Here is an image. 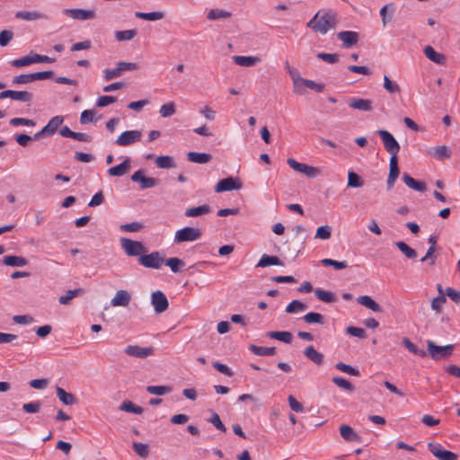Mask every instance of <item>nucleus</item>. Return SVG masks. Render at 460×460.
I'll use <instances>...</instances> for the list:
<instances>
[{
	"label": "nucleus",
	"mask_w": 460,
	"mask_h": 460,
	"mask_svg": "<svg viewBox=\"0 0 460 460\" xmlns=\"http://www.w3.org/2000/svg\"><path fill=\"white\" fill-rule=\"evenodd\" d=\"M337 13L333 10L318 11L306 23V26L323 35L334 29L337 25Z\"/></svg>",
	"instance_id": "f257e3e1"
},
{
	"label": "nucleus",
	"mask_w": 460,
	"mask_h": 460,
	"mask_svg": "<svg viewBox=\"0 0 460 460\" xmlns=\"http://www.w3.org/2000/svg\"><path fill=\"white\" fill-rule=\"evenodd\" d=\"M455 345L449 344L446 346L436 345L434 341H427V356H429L434 360H439L452 355Z\"/></svg>",
	"instance_id": "f03ea898"
},
{
	"label": "nucleus",
	"mask_w": 460,
	"mask_h": 460,
	"mask_svg": "<svg viewBox=\"0 0 460 460\" xmlns=\"http://www.w3.org/2000/svg\"><path fill=\"white\" fill-rule=\"evenodd\" d=\"M201 235V231L199 228L196 227H183L180 230H177L174 234L173 243H183L189 242H194L198 240Z\"/></svg>",
	"instance_id": "7ed1b4c3"
},
{
	"label": "nucleus",
	"mask_w": 460,
	"mask_h": 460,
	"mask_svg": "<svg viewBox=\"0 0 460 460\" xmlns=\"http://www.w3.org/2000/svg\"><path fill=\"white\" fill-rule=\"evenodd\" d=\"M377 134L383 142L385 149L391 155V157H398L397 155L400 151V145L394 137L385 129H379Z\"/></svg>",
	"instance_id": "20e7f679"
},
{
	"label": "nucleus",
	"mask_w": 460,
	"mask_h": 460,
	"mask_svg": "<svg viewBox=\"0 0 460 460\" xmlns=\"http://www.w3.org/2000/svg\"><path fill=\"white\" fill-rule=\"evenodd\" d=\"M120 245L128 256H141L146 252L145 245L139 241H133L128 238H121Z\"/></svg>",
	"instance_id": "39448f33"
},
{
	"label": "nucleus",
	"mask_w": 460,
	"mask_h": 460,
	"mask_svg": "<svg viewBox=\"0 0 460 460\" xmlns=\"http://www.w3.org/2000/svg\"><path fill=\"white\" fill-rule=\"evenodd\" d=\"M142 132L137 129L126 130L122 132L115 140V144L119 146H128L139 142L142 138Z\"/></svg>",
	"instance_id": "423d86ee"
},
{
	"label": "nucleus",
	"mask_w": 460,
	"mask_h": 460,
	"mask_svg": "<svg viewBox=\"0 0 460 460\" xmlns=\"http://www.w3.org/2000/svg\"><path fill=\"white\" fill-rule=\"evenodd\" d=\"M140 265L149 269H159L164 263V258L160 252H152L149 254L141 255L138 258Z\"/></svg>",
	"instance_id": "0eeeda50"
},
{
	"label": "nucleus",
	"mask_w": 460,
	"mask_h": 460,
	"mask_svg": "<svg viewBox=\"0 0 460 460\" xmlns=\"http://www.w3.org/2000/svg\"><path fill=\"white\" fill-rule=\"evenodd\" d=\"M428 447L430 453L437 457L438 460H457L458 456L456 454L446 450L440 444L436 442H429Z\"/></svg>",
	"instance_id": "6e6552de"
},
{
	"label": "nucleus",
	"mask_w": 460,
	"mask_h": 460,
	"mask_svg": "<svg viewBox=\"0 0 460 460\" xmlns=\"http://www.w3.org/2000/svg\"><path fill=\"white\" fill-rule=\"evenodd\" d=\"M124 353L129 357L137 358H146L155 353L153 347H140L138 345H128L124 349Z\"/></svg>",
	"instance_id": "1a4fd4ad"
},
{
	"label": "nucleus",
	"mask_w": 460,
	"mask_h": 460,
	"mask_svg": "<svg viewBox=\"0 0 460 460\" xmlns=\"http://www.w3.org/2000/svg\"><path fill=\"white\" fill-rule=\"evenodd\" d=\"M287 163L293 170L301 172L309 178H314L319 174L318 168L299 163L293 158H288Z\"/></svg>",
	"instance_id": "9d476101"
},
{
	"label": "nucleus",
	"mask_w": 460,
	"mask_h": 460,
	"mask_svg": "<svg viewBox=\"0 0 460 460\" xmlns=\"http://www.w3.org/2000/svg\"><path fill=\"white\" fill-rule=\"evenodd\" d=\"M63 13L74 20L87 21L94 19L96 14L93 10L86 9H64Z\"/></svg>",
	"instance_id": "9b49d317"
},
{
	"label": "nucleus",
	"mask_w": 460,
	"mask_h": 460,
	"mask_svg": "<svg viewBox=\"0 0 460 460\" xmlns=\"http://www.w3.org/2000/svg\"><path fill=\"white\" fill-rule=\"evenodd\" d=\"M242 182L238 178L228 177L220 180L215 187L216 192L228 191L234 190H240Z\"/></svg>",
	"instance_id": "f8f14e48"
},
{
	"label": "nucleus",
	"mask_w": 460,
	"mask_h": 460,
	"mask_svg": "<svg viewBox=\"0 0 460 460\" xmlns=\"http://www.w3.org/2000/svg\"><path fill=\"white\" fill-rule=\"evenodd\" d=\"M151 304L157 314L164 312L169 305L168 300L162 291H155L152 293Z\"/></svg>",
	"instance_id": "ddd939ff"
},
{
	"label": "nucleus",
	"mask_w": 460,
	"mask_h": 460,
	"mask_svg": "<svg viewBox=\"0 0 460 460\" xmlns=\"http://www.w3.org/2000/svg\"><path fill=\"white\" fill-rule=\"evenodd\" d=\"M132 299V295L129 291L120 289L118 290L111 300V305L113 307L122 306L127 307Z\"/></svg>",
	"instance_id": "4468645a"
},
{
	"label": "nucleus",
	"mask_w": 460,
	"mask_h": 460,
	"mask_svg": "<svg viewBox=\"0 0 460 460\" xmlns=\"http://www.w3.org/2000/svg\"><path fill=\"white\" fill-rule=\"evenodd\" d=\"M131 180L134 182H139L140 187L143 190L148 189V188H153L155 185H157V183H158V181L156 179L152 178V177H146L144 175V172L142 170H138V171L135 172L131 176Z\"/></svg>",
	"instance_id": "2eb2a0df"
},
{
	"label": "nucleus",
	"mask_w": 460,
	"mask_h": 460,
	"mask_svg": "<svg viewBox=\"0 0 460 460\" xmlns=\"http://www.w3.org/2000/svg\"><path fill=\"white\" fill-rule=\"evenodd\" d=\"M337 38L342 42L344 48H350L358 41V34L352 31H343L337 34Z\"/></svg>",
	"instance_id": "dca6fc26"
},
{
	"label": "nucleus",
	"mask_w": 460,
	"mask_h": 460,
	"mask_svg": "<svg viewBox=\"0 0 460 460\" xmlns=\"http://www.w3.org/2000/svg\"><path fill=\"white\" fill-rule=\"evenodd\" d=\"M428 155L438 161H444L451 157V150L446 145L438 146L428 150Z\"/></svg>",
	"instance_id": "f3484780"
},
{
	"label": "nucleus",
	"mask_w": 460,
	"mask_h": 460,
	"mask_svg": "<svg viewBox=\"0 0 460 460\" xmlns=\"http://www.w3.org/2000/svg\"><path fill=\"white\" fill-rule=\"evenodd\" d=\"M399 167H398V157H391L390 164H389V174L386 181L387 189L390 190L394 188L396 179L399 175Z\"/></svg>",
	"instance_id": "a211bd4d"
},
{
	"label": "nucleus",
	"mask_w": 460,
	"mask_h": 460,
	"mask_svg": "<svg viewBox=\"0 0 460 460\" xmlns=\"http://www.w3.org/2000/svg\"><path fill=\"white\" fill-rule=\"evenodd\" d=\"M340 434L346 442H361V437L349 425H341Z\"/></svg>",
	"instance_id": "6ab92c4d"
},
{
	"label": "nucleus",
	"mask_w": 460,
	"mask_h": 460,
	"mask_svg": "<svg viewBox=\"0 0 460 460\" xmlns=\"http://www.w3.org/2000/svg\"><path fill=\"white\" fill-rule=\"evenodd\" d=\"M348 105L354 110L362 111H370L373 109L372 102L368 99L350 98Z\"/></svg>",
	"instance_id": "aec40b11"
},
{
	"label": "nucleus",
	"mask_w": 460,
	"mask_h": 460,
	"mask_svg": "<svg viewBox=\"0 0 460 460\" xmlns=\"http://www.w3.org/2000/svg\"><path fill=\"white\" fill-rule=\"evenodd\" d=\"M3 264L10 267H24L28 264V260L22 256L6 255L3 258Z\"/></svg>",
	"instance_id": "412c9836"
},
{
	"label": "nucleus",
	"mask_w": 460,
	"mask_h": 460,
	"mask_svg": "<svg viewBox=\"0 0 460 460\" xmlns=\"http://www.w3.org/2000/svg\"><path fill=\"white\" fill-rule=\"evenodd\" d=\"M130 169V160L126 158L121 164L111 167L108 170V173L111 176L120 177L126 174Z\"/></svg>",
	"instance_id": "4be33fe9"
},
{
	"label": "nucleus",
	"mask_w": 460,
	"mask_h": 460,
	"mask_svg": "<svg viewBox=\"0 0 460 460\" xmlns=\"http://www.w3.org/2000/svg\"><path fill=\"white\" fill-rule=\"evenodd\" d=\"M15 17L24 21H37L47 19V15L38 11H19L15 13Z\"/></svg>",
	"instance_id": "5701e85b"
},
{
	"label": "nucleus",
	"mask_w": 460,
	"mask_h": 460,
	"mask_svg": "<svg viewBox=\"0 0 460 460\" xmlns=\"http://www.w3.org/2000/svg\"><path fill=\"white\" fill-rule=\"evenodd\" d=\"M423 52L429 60L436 64L444 65L446 62V57L443 54L437 52L431 46H426Z\"/></svg>",
	"instance_id": "b1692460"
},
{
	"label": "nucleus",
	"mask_w": 460,
	"mask_h": 460,
	"mask_svg": "<svg viewBox=\"0 0 460 460\" xmlns=\"http://www.w3.org/2000/svg\"><path fill=\"white\" fill-rule=\"evenodd\" d=\"M402 181L407 187L414 190L422 192L427 190V186L424 182L416 181L406 172L402 174Z\"/></svg>",
	"instance_id": "393cba45"
},
{
	"label": "nucleus",
	"mask_w": 460,
	"mask_h": 460,
	"mask_svg": "<svg viewBox=\"0 0 460 460\" xmlns=\"http://www.w3.org/2000/svg\"><path fill=\"white\" fill-rule=\"evenodd\" d=\"M63 121L64 118L59 115L51 118L47 125L43 127L44 131L47 133V137L54 135L57 129L62 125Z\"/></svg>",
	"instance_id": "a878e982"
},
{
	"label": "nucleus",
	"mask_w": 460,
	"mask_h": 460,
	"mask_svg": "<svg viewBox=\"0 0 460 460\" xmlns=\"http://www.w3.org/2000/svg\"><path fill=\"white\" fill-rule=\"evenodd\" d=\"M358 303L376 313L382 312V307L369 296H360L358 297Z\"/></svg>",
	"instance_id": "bb28decb"
},
{
	"label": "nucleus",
	"mask_w": 460,
	"mask_h": 460,
	"mask_svg": "<svg viewBox=\"0 0 460 460\" xmlns=\"http://www.w3.org/2000/svg\"><path fill=\"white\" fill-rule=\"evenodd\" d=\"M271 265L283 266L284 264L281 261V260L277 256L263 254L261 257L260 261H258L256 267L257 268H265V267H269Z\"/></svg>",
	"instance_id": "cd10ccee"
},
{
	"label": "nucleus",
	"mask_w": 460,
	"mask_h": 460,
	"mask_svg": "<svg viewBox=\"0 0 460 460\" xmlns=\"http://www.w3.org/2000/svg\"><path fill=\"white\" fill-rule=\"evenodd\" d=\"M305 356L316 365L323 363V354L318 352L313 346H308L304 350Z\"/></svg>",
	"instance_id": "c85d7f7f"
},
{
	"label": "nucleus",
	"mask_w": 460,
	"mask_h": 460,
	"mask_svg": "<svg viewBox=\"0 0 460 460\" xmlns=\"http://www.w3.org/2000/svg\"><path fill=\"white\" fill-rule=\"evenodd\" d=\"M234 63L240 66H252L260 62L258 57H245V56H234L233 58Z\"/></svg>",
	"instance_id": "c756f323"
},
{
	"label": "nucleus",
	"mask_w": 460,
	"mask_h": 460,
	"mask_svg": "<svg viewBox=\"0 0 460 460\" xmlns=\"http://www.w3.org/2000/svg\"><path fill=\"white\" fill-rule=\"evenodd\" d=\"M135 16L145 21H158L164 19L165 13L163 11H155L150 13L137 12Z\"/></svg>",
	"instance_id": "7c9ffc66"
},
{
	"label": "nucleus",
	"mask_w": 460,
	"mask_h": 460,
	"mask_svg": "<svg viewBox=\"0 0 460 460\" xmlns=\"http://www.w3.org/2000/svg\"><path fill=\"white\" fill-rule=\"evenodd\" d=\"M163 264L169 267L171 270L174 273L179 272L185 266L184 261L176 257H172L166 260L164 259Z\"/></svg>",
	"instance_id": "2f4dec72"
},
{
	"label": "nucleus",
	"mask_w": 460,
	"mask_h": 460,
	"mask_svg": "<svg viewBox=\"0 0 460 460\" xmlns=\"http://www.w3.org/2000/svg\"><path fill=\"white\" fill-rule=\"evenodd\" d=\"M33 98V94L27 91H14L11 90L10 99L19 101L22 102H30Z\"/></svg>",
	"instance_id": "473e14b6"
},
{
	"label": "nucleus",
	"mask_w": 460,
	"mask_h": 460,
	"mask_svg": "<svg viewBox=\"0 0 460 460\" xmlns=\"http://www.w3.org/2000/svg\"><path fill=\"white\" fill-rule=\"evenodd\" d=\"M395 246L404 254L408 259L414 260L417 257V252L410 247L405 242L398 241L395 243Z\"/></svg>",
	"instance_id": "72a5a7b5"
},
{
	"label": "nucleus",
	"mask_w": 460,
	"mask_h": 460,
	"mask_svg": "<svg viewBox=\"0 0 460 460\" xmlns=\"http://www.w3.org/2000/svg\"><path fill=\"white\" fill-rule=\"evenodd\" d=\"M249 349L252 353L257 356H272L276 353V349L274 347H261L251 345Z\"/></svg>",
	"instance_id": "f704fd0d"
},
{
	"label": "nucleus",
	"mask_w": 460,
	"mask_h": 460,
	"mask_svg": "<svg viewBox=\"0 0 460 460\" xmlns=\"http://www.w3.org/2000/svg\"><path fill=\"white\" fill-rule=\"evenodd\" d=\"M57 395L58 399L66 405H73L76 402L75 396L72 394L66 392L61 387L57 388Z\"/></svg>",
	"instance_id": "c9c22d12"
},
{
	"label": "nucleus",
	"mask_w": 460,
	"mask_h": 460,
	"mask_svg": "<svg viewBox=\"0 0 460 460\" xmlns=\"http://www.w3.org/2000/svg\"><path fill=\"white\" fill-rule=\"evenodd\" d=\"M232 16V13L228 11L222 9H211L208 13V19L210 21L219 20V19H228Z\"/></svg>",
	"instance_id": "e433bc0d"
},
{
	"label": "nucleus",
	"mask_w": 460,
	"mask_h": 460,
	"mask_svg": "<svg viewBox=\"0 0 460 460\" xmlns=\"http://www.w3.org/2000/svg\"><path fill=\"white\" fill-rule=\"evenodd\" d=\"M119 410L126 411V412L135 413V414H142L144 411L142 407L136 405L131 401H124L120 404Z\"/></svg>",
	"instance_id": "4c0bfd02"
},
{
	"label": "nucleus",
	"mask_w": 460,
	"mask_h": 460,
	"mask_svg": "<svg viewBox=\"0 0 460 460\" xmlns=\"http://www.w3.org/2000/svg\"><path fill=\"white\" fill-rule=\"evenodd\" d=\"M314 294L319 300L325 303H332L337 300L335 295L327 290L317 288L314 290Z\"/></svg>",
	"instance_id": "58836bf2"
},
{
	"label": "nucleus",
	"mask_w": 460,
	"mask_h": 460,
	"mask_svg": "<svg viewBox=\"0 0 460 460\" xmlns=\"http://www.w3.org/2000/svg\"><path fill=\"white\" fill-rule=\"evenodd\" d=\"M306 308H307V306L305 303H303L299 300H293L286 307V313L296 314V313H299V312H304L305 310H306Z\"/></svg>",
	"instance_id": "ea45409f"
},
{
	"label": "nucleus",
	"mask_w": 460,
	"mask_h": 460,
	"mask_svg": "<svg viewBox=\"0 0 460 460\" xmlns=\"http://www.w3.org/2000/svg\"><path fill=\"white\" fill-rule=\"evenodd\" d=\"M306 323H318V324H323L324 323V317L323 314L319 313L310 312L306 314H305L302 318Z\"/></svg>",
	"instance_id": "a19ab883"
},
{
	"label": "nucleus",
	"mask_w": 460,
	"mask_h": 460,
	"mask_svg": "<svg viewBox=\"0 0 460 460\" xmlns=\"http://www.w3.org/2000/svg\"><path fill=\"white\" fill-rule=\"evenodd\" d=\"M269 337L275 339L285 343H290L292 341V334L289 332H270Z\"/></svg>",
	"instance_id": "79ce46f5"
},
{
	"label": "nucleus",
	"mask_w": 460,
	"mask_h": 460,
	"mask_svg": "<svg viewBox=\"0 0 460 460\" xmlns=\"http://www.w3.org/2000/svg\"><path fill=\"white\" fill-rule=\"evenodd\" d=\"M137 35L136 30H125V31H117L115 32V38L119 41H126L131 40Z\"/></svg>",
	"instance_id": "37998d69"
},
{
	"label": "nucleus",
	"mask_w": 460,
	"mask_h": 460,
	"mask_svg": "<svg viewBox=\"0 0 460 460\" xmlns=\"http://www.w3.org/2000/svg\"><path fill=\"white\" fill-rule=\"evenodd\" d=\"M403 345L405 348L414 355L424 358L427 357V352L423 349H420L417 348L415 344H413L408 338L403 340Z\"/></svg>",
	"instance_id": "c03bdc74"
},
{
	"label": "nucleus",
	"mask_w": 460,
	"mask_h": 460,
	"mask_svg": "<svg viewBox=\"0 0 460 460\" xmlns=\"http://www.w3.org/2000/svg\"><path fill=\"white\" fill-rule=\"evenodd\" d=\"M146 392L150 394L164 395L171 392V387L165 385H148Z\"/></svg>",
	"instance_id": "a18cd8bd"
},
{
	"label": "nucleus",
	"mask_w": 460,
	"mask_h": 460,
	"mask_svg": "<svg viewBox=\"0 0 460 460\" xmlns=\"http://www.w3.org/2000/svg\"><path fill=\"white\" fill-rule=\"evenodd\" d=\"M364 185L363 180L354 172L348 173V186L352 188H359Z\"/></svg>",
	"instance_id": "49530a36"
},
{
	"label": "nucleus",
	"mask_w": 460,
	"mask_h": 460,
	"mask_svg": "<svg viewBox=\"0 0 460 460\" xmlns=\"http://www.w3.org/2000/svg\"><path fill=\"white\" fill-rule=\"evenodd\" d=\"M155 164L157 167L162 169L172 168L174 166L172 158L168 155L158 156L155 160Z\"/></svg>",
	"instance_id": "de8ad7c7"
},
{
	"label": "nucleus",
	"mask_w": 460,
	"mask_h": 460,
	"mask_svg": "<svg viewBox=\"0 0 460 460\" xmlns=\"http://www.w3.org/2000/svg\"><path fill=\"white\" fill-rule=\"evenodd\" d=\"M11 126H25V127H34L36 122L33 119H26V118H13L9 121Z\"/></svg>",
	"instance_id": "09e8293b"
},
{
	"label": "nucleus",
	"mask_w": 460,
	"mask_h": 460,
	"mask_svg": "<svg viewBox=\"0 0 460 460\" xmlns=\"http://www.w3.org/2000/svg\"><path fill=\"white\" fill-rule=\"evenodd\" d=\"M384 88L390 93H395L401 91L399 84L390 80L387 75H384Z\"/></svg>",
	"instance_id": "8fccbe9b"
},
{
	"label": "nucleus",
	"mask_w": 460,
	"mask_h": 460,
	"mask_svg": "<svg viewBox=\"0 0 460 460\" xmlns=\"http://www.w3.org/2000/svg\"><path fill=\"white\" fill-rule=\"evenodd\" d=\"M332 382L341 389H344L349 392L354 391L353 385L349 381L346 380L343 377H340V376L332 377Z\"/></svg>",
	"instance_id": "3c124183"
},
{
	"label": "nucleus",
	"mask_w": 460,
	"mask_h": 460,
	"mask_svg": "<svg viewBox=\"0 0 460 460\" xmlns=\"http://www.w3.org/2000/svg\"><path fill=\"white\" fill-rule=\"evenodd\" d=\"M10 64L14 67H23L33 64L32 55L22 57L20 58L12 60Z\"/></svg>",
	"instance_id": "603ef678"
},
{
	"label": "nucleus",
	"mask_w": 460,
	"mask_h": 460,
	"mask_svg": "<svg viewBox=\"0 0 460 460\" xmlns=\"http://www.w3.org/2000/svg\"><path fill=\"white\" fill-rule=\"evenodd\" d=\"M332 235V227L330 226H322L317 228L315 238L322 240H328Z\"/></svg>",
	"instance_id": "864d4df0"
},
{
	"label": "nucleus",
	"mask_w": 460,
	"mask_h": 460,
	"mask_svg": "<svg viewBox=\"0 0 460 460\" xmlns=\"http://www.w3.org/2000/svg\"><path fill=\"white\" fill-rule=\"evenodd\" d=\"M321 263L323 265V266H326V267H333L335 270H343V269H346L348 267V264L346 261H335V260H332V259H323L321 261Z\"/></svg>",
	"instance_id": "5fc2aeb1"
},
{
	"label": "nucleus",
	"mask_w": 460,
	"mask_h": 460,
	"mask_svg": "<svg viewBox=\"0 0 460 460\" xmlns=\"http://www.w3.org/2000/svg\"><path fill=\"white\" fill-rule=\"evenodd\" d=\"M33 75L31 74H22L19 75H15L12 83L13 84H28L33 82Z\"/></svg>",
	"instance_id": "6e6d98bb"
},
{
	"label": "nucleus",
	"mask_w": 460,
	"mask_h": 460,
	"mask_svg": "<svg viewBox=\"0 0 460 460\" xmlns=\"http://www.w3.org/2000/svg\"><path fill=\"white\" fill-rule=\"evenodd\" d=\"M133 449L140 457L146 458L149 455V447L146 444L134 442Z\"/></svg>",
	"instance_id": "4d7b16f0"
},
{
	"label": "nucleus",
	"mask_w": 460,
	"mask_h": 460,
	"mask_svg": "<svg viewBox=\"0 0 460 460\" xmlns=\"http://www.w3.org/2000/svg\"><path fill=\"white\" fill-rule=\"evenodd\" d=\"M335 367L338 370L344 372L346 374L354 376H358L360 375V373L358 369H356V368L352 367L351 366L347 365L343 362H338L335 365Z\"/></svg>",
	"instance_id": "13d9d810"
},
{
	"label": "nucleus",
	"mask_w": 460,
	"mask_h": 460,
	"mask_svg": "<svg viewBox=\"0 0 460 460\" xmlns=\"http://www.w3.org/2000/svg\"><path fill=\"white\" fill-rule=\"evenodd\" d=\"M447 302L445 296H438L437 297L433 298L431 301V308L433 311H435L436 314H440L442 311V307Z\"/></svg>",
	"instance_id": "bf43d9fd"
},
{
	"label": "nucleus",
	"mask_w": 460,
	"mask_h": 460,
	"mask_svg": "<svg viewBox=\"0 0 460 460\" xmlns=\"http://www.w3.org/2000/svg\"><path fill=\"white\" fill-rule=\"evenodd\" d=\"M81 293H82L81 289L68 290L64 296H61L59 297V299H58L59 303L61 305H67L74 297H75L76 296H78Z\"/></svg>",
	"instance_id": "052dcab7"
},
{
	"label": "nucleus",
	"mask_w": 460,
	"mask_h": 460,
	"mask_svg": "<svg viewBox=\"0 0 460 460\" xmlns=\"http://www.w3.org/2000/svg\"><path fill=\"white\" fill-rule=\"evenodd\" d=\"M160 115L163 118H168L175 113V105L173 102H168L161 106L159 110Z\"/></svg>",
	"instance_id": "680f3d73"
},
{
	"label": "nucleus",
	"mask_w": 460,
	"mask_h": 460,
	"mask_svg": "<svg viewBox=\"0 0 460 460\" xmlns=\"http://www.w3.org/2000/svg\"><path fill=\"white\" fill-rule=\"evenodd\" d=\"M217 429L226 432V428L221 421L219 415L216 412H212L211 417L208 420Z\"/></svg>",
	"instance_id": "e2e57ef3"
},
{
	"label": "nucleus",
	"mask_w": 460,
	"mask_h": 460,
	"mask_svg": "<svg viewBox=\"0 0 460 460\" xmlns=\"http://www.w3.org/2000/svg\"><path fill=\"white\" fill-rule=\"evenodd\" d=\"M41 407V402L40 401L31 402L28 403H24L22 405V410L28 413H36L39 412Z\"/></svg>",
	"instance_id": "0e129e2a"
},
{
	"label": "nucleus",
	"mask_w": 460,
	"mask_h": 460,
	"mask_svg": "<svg viewBox=\"0 0 460 460\" xmlns=\"http://www.w3.org/2000/svg\"><path fill=\"white\" fill-rule=\"evenodd\" d=\"M117 66H118L120 74H122L125 71H133V70H137L139 68V66L137 63L124 62V61L117 63Z\"/></svg>",
	"instance_id": "69168bd1"
},
{
	"label": "nucleus",
	"mask_w": 460,
	"mask_h": 460,
	"mask_svg": "<svg viewBox=\"0 0 460 460\" xmlns=\"http://www.w3.org/2000/svg\"><path fill=\"white\" fill-rule=\"evenodd\" d=\"M301 82L304 83V86H305L306 88H309L316 93L322 92L324 88V84H318L313 80L305 78V81H301Z\"/></svg>",
	"instance_id": "338daca9"
},
{
	"label": "nucleus",
	"mask_w": 460,
	"mask_h": 460,
	"mask_svg": "<svg viewBox=\"0 0 460 460\" xmlns=\"http://www.w3.org/2000/svg\"><path fill=\"white\" fill-rule=\"evenodd\" d=\"M317 57L329 63V64H334V63H337L338 60H339V55L338 54H330V53H323V52H321V53H318L317 54Z\"/></svg>",
	"instance_id": "774afa93"
}]
</instances>
